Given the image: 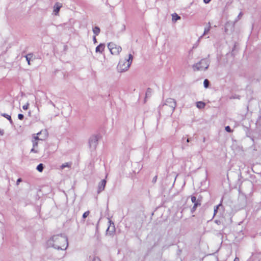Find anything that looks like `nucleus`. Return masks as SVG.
Returning a JSON list of instances; mask_svg holds the SVG:
<instances>
[{"label":"nucleus","instance_id":"9","mask_svg":"<svg viewBox=\"0 0 261 261\" xmlns=\"http://www.w3.org/2000/svg\"><path fill=\"white\" fill-rule=\"evenodd\" d=\"M180 19V16H179L177 14L174 13L172 15V20L173 22H175L177 20H179Z\"/></svg>","mask_w":261,"mask_h":261},{"label":"nucleus","instance_id":"2","mask_svg":"<svg viewBox=\"0 0 261 261\" xmlns=\"http://www.w3.org/2000/svg\"><path fill=\"white\" fill-rule=\"evenodd\" d=\"M133 56L129 55L128 59L127 60L120 61L117 66V69L120 72L127 70L133 61Z\"/></svg>","mask_w":261,"mask_h":261},{"label":"nucleus","instance_id":"8","mask_svg":"<svg viewBox=\"0 0 261 261\" xmlns=\"http://www.w3.org/2000/svg\"><path fill=\"white\" fill-rule=\"evenodd\" d=\"M105 48V44L101 43L96 47V50H95L96 52V53L99 52L100 53H102L104 51Z\"/></svg>","mask_w":261,"mask_h":261},{"label":"nucleus","instance_id":"12","mask_svg":"<svg viewBox=\"0 0 261 261\" xmlns=\"http://www.w3.org/2000/svg\"><path fill=\"white\" fill-rule=\"evenodd\" d=\"M106 181L105 179H103L101 181L100 185L99 186V189L100 190H103L105 188V187L106 186Z\"/></svg>","mask_w":261,"mask_h":261},{"label":"nucleus","instance_id":"3","mask_svg":"<svg viewBox=\"0 0 261 261\" xmlns=\"http://www.w3.org/2000/svg\"><path fill=\"white\" fill-rule=\"evenodd\" d=\"M165 105L166 107L164 108V110H165L166 113L170 115L174 111L176 107V102L172 98H168L166 99Z\"/></svg>","mask_w":261,"mask_h":261},{"label":"nucleus","instance_id":"25","mask_svg":"<svg viewBox=\"0 0 261 261\" xmlns=\"http://www.w3.org/2000/svg\"><path fill=\"white\" fill-rule=\"evenodd\" d=\"M151 93V90L150 89H148L146 93V96H148Z\"/></svg>","mask_w":261,"mask_h":261},{"label":"nucleus","instance_id":"22","mask_svg":"<svg viewBox=\"0 0 261 261\" xmlns=\"http://www.w3.org/2000/svg\"><path fill=\"white\" fill-rule=\"evenodd\" d=\"M23 117H24L23 115L21 114H19L18 115V118L20 120H22L23 119Z\"/></svg>","mask_w":261,"mask_h":261},{"label":"nucleus","instance_id":"17","mask_svg":"<svg viewBox=\"0 0 261 261\" xmlns=\"http://www.w3.org/2000/svg\"><path fill=\"white\" fill-rule=\"evenodd\" d=\"M209 82L207 80H205L203 82L204 86L205 88H207L208 86Z\"/></svg>","mask_w":261,"mask_h":261},{"label":"nucleus","instance_id":"11","mask_svg":"<svg viewBox=\"0 0 261 261\" xmlns=\"http://www.w3.org/2000/svg\"><path fill=\"white\" fill-rule=\"evenodd\" d=\"M33 55L32 54H29L25 56L26 60L29 65H30L31 59L33 58Z\"/></svg>","mask_w":261,"mask_h":261},{"label":"nucleus","instance_id":"15","mask_svg":"<svg viewBox=\"0 0 261 261\" xmlns=\"http://www.w3.org/2000/svg\"><path fill=\"white\" fill-rule=\"evenodd\" d=\"M71 167V163H65L62 164L60 168L61 169H63L65 167Z\"/></svg>","mask_w":261,"mask_h":261},{"label":"nucleus","instance_id":"33","mask_svg":"<svg viewBox=\"0 0 261 261\" xmlns=\"http://www.w3.org/2000/svg\"><path fill=\"white\" fill-rule=\"evenodd\" d=\"M156 177L155 176V177L154 178L153 180H154V181H156Z\"/></svg>","mask_w":261,"mask_h":261},{"label":"nucleus","instance_id":"5","mask_svg":"<svg viewBox=\"0 0 261 261\" xmlns=\"http://www.w3.org/2000/svg\"><path fill=\"white\" fill-rule=\"evenodd\" d=\"M111 53L115 56L118 55L122 50L121 47L114 42H110L108 45Z\"/></svg>","mask_w":261,"mask_h":261},{"label":"nucleus","instance_id":"23","mask_svg":"<svg viewBox=\"0 0 261 261\" xmlns=\"http://www.w3.org/2000/svg\"><path fill=\"white\" fill-rule=\"evenodd\" d=\"M210 31V29L208 28H205L204 29V33H203V35L206 34Z\"/></svg>","mask_w":261,"mask_h":261},{"label":"nucleus","instance_id":"6","mask_svg":"<svg viewBox=\"0 0 261 261\" xmlns=\"http://www.w3.org/2000/svg\"><path fill=\"white\" fill-rule=\"evenodd\" d=\"M42 133L44 135L45 137H46L47 136V133L46 130H41V131H40V133H38L37 134V136H34V139L32 141L33 147L31 149V152H35V153L37 152V151L35 150V147H37V145H38V140H42V139H39V137L38 136L40 135V134H42Z\"/></svg>","mask_w":261,"mask_h":261},{"label":"nucleus","instance_id":"13","mask_svg":"<svg viewBox=\"0 0 261 261\" xmlns=\"http://www.w3.org/2000/svg\"><path fill=\"white\" fill-rule=\"evenodd\" d=\"M93 31L95 35H98L100 33V29L97 27H95L93 29Z\"/></svg>","mask_w":261,"mask_h":261},{"label":"nucleus","instance_id":"21","mask_svg":"<svg viewBox=\"0 0 261 261\" xmlns=\"http://www.w3.org/2000/svg\"><path fill=\"white\" fill-rule=\"evenodd\" d=\"M221 206V204H219L218 205H217V206H216L214 208V215L216 214V212H217L218 211V209L219 208V207Z\"/></svg>","mask_w":261,"mask_h":261},{"label":"nucleus","instance_id":"19","mask_svg":"<svg viewBox=\"0 0 261 261\" xmlns=\"http://www.w3.org/2000/svg\"><path fill=\"white\" fill-rule=\"evenodd\" d=\"M29 106V104L28 103H27L26 104H25L24 105H23L22 106V108L23 110H27L28 109Z\"/></svg>","mask_w":261,"mask_h":261},{"label":"nucleus","instance_id":"28","mask_svg":"<svg viewBox=\"0 0 261 261\" xmlns=\"http://www.w3.org/2000/svg\"><path fill=\"white\" fill-rule=\"evenodd\" d=\"M198 205H200V204H199L198 203V202H196V203H194V206H195L196 207H197V206Z\"/></svg>","mask_w":261,"mask_h":261},{"label":"nucleus","instance_id":"1","mask_svg":"<svg viewBox=\"0 0 261 261\" xmlns=\"http://www.w3.org/2000/svg\"><path fill=\"white\" fill-rule=\"evenodd\" d=\"M54 247L58 249L65 250L68 246V241L66 238L61 235L54 236L52 238Z\"/></svg>","mask_w":261,"mask_h":261},{"label":"nucleus","instance_id":"10","mask_svg":"<svg viewBox=\"0 0 261 261\" xmlns=\"http://www.w3.org/2000/svg\"><path fill=\"white\" fill-rule=\"evenodd\" d=\"M205 106V103L202 101H198L196 103V107L199 109H203Z\"/></svg>","mask_w":261,"mask_h":261},{"label":"nucleus","instance_id":"20","mask_svg":"<svg viewBox=\"0 0 261 261\" xmlns=\"http://www.w3.org/2000/svg\"><path fill=\"white\" fill-rule=\"evenodd\" d=\"M191 201L194 203L197 202V201L196 197L195 196H192L191 197Z\"/></svg>","mask_w":261,"mask_h":261},{"label":"nucleus","instance_id":"4","mask_svg":"<svg viewBox=\"0 0 261 261\" xmlns=\"http://www.w3.org/2000/svg\"><path fill=\"white\" fill-rule=\"evenodd\" d=\"M209 62L207 59H202L199 62L193 65L194 70H205L207 69Z\"/></svg>","mask_w":261,"mask_h":261},{"label":"nucleus","instance_id":"26","mask_svg":"<svg viewBox=\"0 0 261 261\" xmlns=\"http://www.w3.org/2000/svg\"><path fill=\"white\" fill-rule=\"evenodd\" d=\"M93 261H101L100 258L98 257H94Z\"/></svg>","mask_w":261,"mask_h":261},{"label":"nucleus","instance_id":"32","mask_svg":"<svg viewBox=\"0 0 261 261\" xmlns=\"http://www.w3.org/2000/svg\"><path fill=\"white\" fill-rule=\"evenodd\" d=\"M234 261H239V258L237 257H236L235 259H234Z\"/></svg>","mask_w":261,"mask_h":261},{"label":"nucleus","instance_id":"27","mask_svg":"<svg viewBox=\"0 0 261 261\" xmlns=\"http://www.w3.org/2000/svg\"><path fill=\"white\" fill-rule=\"evenodd\" d=\"M21 181V178H18L17 180V182H16V184L17 185H19V182Z\"/></svg>","mask_w":261,"mask_h":261},{"label":"nucleus","instance_id":"7","mask_svg":"<svg viewBox=\"0 0 261 261\" xmlns=\"http://www.w3.org/2000/svg\"><path fill=\"white\" fill-rule=\"evenodd\" d=\"M62 7V5L59 3H56L54 7V12L56 15H58L60 8Z\"/></svg>","mask_w":261,"mask_h":261},{"label":"nucleus","instance_id":"16","mask_svg":"<svg viewBox=\"0 0 261 261\" xmlns=\"http://www.w3.org/2000/svg\"><path fill=\"white\" fill-rule=\"evenodd\" d=\"M43 165L42 164H39L37 167V170L40 172H42L43 171Z\"/></svg>","mask_w":261,"mask_h":261},{"label":"nucleus","instance_id":"14","mask_svg":"<svg viewBox=\"0 0 261 261\" xmlns=\"http://www.w3.org/2000/svg\"><path fill=\"white\" fill-rule=\"evenodd\" d=\"M2 116L5 117L7 119H8L10 121L11 123L12 122V120L11 119V117L10 115L5 114V113H4V114H2Z\"/></svg>","mask_w":261,"mask_h":261},{"label":"nucleus","instance_id":"30","mask_svg":"<svg viewBox=\"0 0 261 261\" xmlns=\"http://www.w3.org/2000/svg\"><path fill=\"white\" fill-rule=\"evenodd\" d=\"M196 208V207L195 206H193V207L192 208V212H193L194 211H195Z\"/></svg>","mask_w":261,"mask_h":261},{"label":"nucleus","instance_id":"24","mask_svg":"<svg viewBox=\"0 0 261 261\" xmlns=\"http://www.w3.org/2000/svg\"><path fill=\"white\" fill-rule=\"evenodd\" d=\"M225 130L228 132H231V128L229 126H227L225 127Z\"/></svg>","mask_w":261,"mask_h":261},{"label":"nucleus","instance_id":"29","mask_svg":"<svg viewBox=\"0 0 261 261\" xmlns=\"http://www.w3.org/2000/svg\"><path fill=\"white\" fill-rule=\"evenodd\" d=\"M210 1H211V0H203V2H204L205 4H208Z\"/></svg>","mask_w":261,"mask_h":261},{"label":"nucleus","instance_id":"31","mask_svg":"<svg viewBox=\"0 0 261 261\" xmlns=\"http://www.w3.org/2000/svg\"><path fill=\"white\" fill-rule=\"evenodd\" d=\"M93 41H94V43H96V42H97L95 36H94V37H93Z\"/></svg>","mask_w":261,"mask_h":261},{"label":"nucleus","instance_id":"18","mask_svg":"<svg viewBox=\"0 0 261 261\" xmlns=\"http://www.w3.org/2000/svg\"><path fill=\"white\" fill-rule=\"evenodd\" d=\"M89 213H90L89 211H86V212H85L83 214V218H87V217L89 216Z\"/></svg>","mask_w":261,"mask_h":261}]
</instances>
